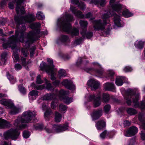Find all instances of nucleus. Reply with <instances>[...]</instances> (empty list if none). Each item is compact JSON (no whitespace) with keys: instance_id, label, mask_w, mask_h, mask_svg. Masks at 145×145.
I'll use <instances>...</instances> for the list:
<instances>
[{"instance_id":"1","label":"nucleus","mask_w":145,"mask_h":145,"mask_svg":"<svg viewBox=\"0 0 145 145\" xmlns=\"http://www.w3.org/2000/svg\"><path fill=\"white\" fill-rule=\"evenodd\" d=\"M35 17L33 14H29L25 17L16 16L14 19L17 24L18 29L15 31V35H13L9 38L7 43L3 44L4 48L11 47L12 50L16 47V43L19 42H23L24 40V31H25L26 27L24 23L32 22L35 20Z\"/></svg>"},{"instance_id":"2","label":"nucleus","mask_w":145,"mask_h":145,"mask_svg":"<svg viewBox=\"0 0 145 145\" xmlns=\"http://www.w3.org/2000/svg\"><path fill=\"white\" fill-rule=\"evenodd\" d=\"M36 113L35 111L31 112L30 110H28L24 112L22 116H18L14 123V126L16 127L17 129H11L5 132L4 133V139L8 140L11 138L13 140H16L20 133L17 129H21L26 127L27 125L22 123H28L31 121L36 115Z\"/></svg>"},{"instance_id":"3","label":"nucleus","mask_w":145,"mask_h":145,"mask_svg":"<svg viewBox=\"0 0 145 145\" xmlns=\"http://www.w3.org/2000/svg\"><path fill=\"white\" fill-rule=\"evenodd\" d=\"M73 16L71 14H65L63 17L58 19L57 26L63 31L71 34L72 36H76L79 34L78 30L75 28L71 29L70 22L73 20Z\"/></svg>"},{"instance_id":"4","label":"nucleus","mask_w":145,"mask_h":145,"mask_svg":"<svg viewBox=\"0 0 145 145\" xmlns=\"http://www.w3.org/2000/svg\"><path fill=\"white\" fill-rule=\"evenodd\" d=\"M25 31H24V40L23 44L24 48L21 50V53L23 56L26 57L29 54L28 49L31 44L36 40V34L31 32L28 33L25 37Z\"/></svg>"},{"instance_id":"5","label":"nucleus","mask_w":145,"mask_h":145,"mask_svg":"<svg viewBox=\"0 0 145 145\" xmlns=\"http://www.w3.org/2000/svg\"><path fill=\"white\" fill-rule=\"evenodd\" d=\"M69 128L68 123H65L63 125L54 124L52 128L46 127L45 129L46 132L48 133H60L66 131Z\"/></svg>"},{"instance_id":"6","label":"nucleus","mask_w":145,"mask_h":145,"mask_svg":"<svg viewBox=\"0 0 145 145\" xmlns=\"http://www.w3.org/2000/svg\"><path fill=\"white\" fill-rule=\"evenodd\" d=\"M110 16L108 14H105L102 16V18L103 20V23L102 21L100 20H95L94 22L93 27L94 30H101L103 31L105 27L104 26V24H106L108 18Z\"/></svg>"},{"instance_id":"7","label":"nucleus","mask_w":145,"mask_h":145,"mask_svg":"<svg viewBox=\"0 0 145 145\" xmlns=\"http://www.w3.org/2000/svg\"><path fill=\"white\" fill-rule=\"evenodd\" d=\"M127 96L125 98L127 105L130 106L132 105L135 106L136 105V95L135 90L129 89L127 91Z\"/></svg>"},{"instance_id":"8","label":"nucleus","mask_w":145,"mask_h":145,"mask_svg":"<svg viewBox=\"0 0 145 145\" xmlns=\"http://www.w3.org/2000/svg\"><path fill=\"white\" fill-rule=\"evenodd\" d=\"M70 10L72 11L73 13L75 14L79 18H90L92 20L95 18L94 17H92V14L90 12L86 14L85 16L82 14L80 11H77L75 7H71Z\"/></svg>"},{"instance_id":"9","label":"nucleus","mask_w":145,"mask_h":145,"mask_svg":"<svg viewBox=\"0 0 145 145\" xmlns=\"http://www.w3.org/2000/svg\"><path fill=\"white\" fill-rule=\"evenodd\" d=\"M68 94L67 91H66L63 89L61 90L59 92V96L60 99H62L64 103L69 104L72 101L71 97H69L66 96Z\"/></svg>"},{"instance_id":"10","label":"nucleus","mask_w":145,"mask_h":145,"mask_svg":"<svg viewBox=\"0 0 145 145\" xmlns=\"http://www.w3.org/2000/svg\"><path fill=\"white\" fill-rule=\"evenodd\" d=\"M116 0H110V5L112 9L114 11L120 13L123 8L125 7L121 5L118 2H115Z\"/></svg>"},{"instance_id":"11","label":"nucleus","mask_w":145,"mask_h":145,"mask_svg":"<svg viewBox=\"0 0 145 145\" xmlns=\"http://www.w3.org/2000/svg\"><path fill=\"white\" fill-rule=\"evenodd\" d=\"M89 101H93L94 107H96L99 106L101 104V97L99 93L97 95H90L89 96Z\"/></svg>"},{"instance_id":"12","label":"nucleus","mask_w":145,"mask_h":145,"mask_svg":"<svg viewBox=\"0 0 145 145\" xmlns=\"http://www.w3.org/2000/svg\"><path fill=\"white\" fill-rule=\"evenodd\" d=\"M87 84L90 86L92 90L97 89L99 86L98 82L93 79H91L88 81Z\"/></svg>"},{"instance_id":"13","label":"nucleus","mask_w":145,"mask_h":145,"mask_svg":"<svg viewBox=\"0 0 145 145\" xmlns=\"http://www.w3.org/2000/svg\"><path fill=\"white\" fill-rule=\"evenodd\" d=\"M62 84L65 88L70 90H74L75 89V86L70 80H65L62 82Z\"/></svg>"},{"instance_id":"14","label":"nucleus","mask_w":145,"mask_h":145,"mask_svg":"<svg viewBox=\"0 0 145 145\" xmlns=\"http://www.w3.org/2000/svg\"><path fill=\"white\" fill-rule=\"evenodd\" d=\"M24 1V0H17L16 1V11L18 14H19L20 9L21 13L22 14H23L25 12L24 8L23 7H22L20 8L21 4Z\"/></svg>"},{"instance_id":"15","label":"nucleus","mask_w":145,"mask_h":145,"mask_svg":"<svg viewBox=\"0 0 145 145\" xmlns=\"http://www.w3.org/2000/svg\"><path fill=\"white\" fill-rule=\"evenodd\" d=\"M102 109L94 110L91 114L93 120L98 119L102 115Z\"/></svg>"},{"instance_id":"16","label":"nucleus","mask_w":145,"mask_h":145,"mask_svg":"<svg viewBox=\"0 0 145 145\" xmlns=\"http://www.w3.org/2000/svg\"><path fill=\"white\" fill-rule=\"evenodd\" d=\"M136 132V127L132 126L129 128L126 131L125 135L126 137H131L135 135Z\"/></svg>"},{"instance_id":"17","label":"nucleus","mask_w":145,"mask_h":145,"mask_svg":"<svg viewBox=\"0 0 145 145\" xmlns=\"http://www.w3.org/2000/svg\"><path fill=\"white\" fill-rule=\"evenodd\" d=\"M104 88L105 90L115 91L116 88L113 83L107 82L104 84Z\"/></svg>"},{"instance_id":"18","label":"nucleus","mask_w":145,"mask_h":145,"mask_svg":"<svg viewBox=\"0 0 145 145\" xmlns=\"http://www.w3.org/2000/svg\"><path fill=\"white\" fill-rule=\"evenodd\" d=\"M11 125L7 121L0 118V128L1 129L5 128L10 127Z\"/></svg>"},{"instance_id":"19","label":"nucleus","mask_w":145,"mask_h":145,"mask_svg":"<svg viewBox=\"0 0 145 145\" xmlns=\"http://www.w3.org/2000/svg\"><path fill=\"white\" fill-rule=\"evenodd\" d=\"M40 23L39 22H37L33 24H31L30 26L31 28V29H34L37 30V31L36 32H35V31H30V32H32L36 34V40L37 39V34L39 33L40 32V30L38 28H39L40 27ZM29 32H30L28 33H29Z\"/></svg>"},{"instance_id":"20","label":"nucleus","mask_w":145,"mask_h":145,"mask_svg":"<svg viewBox=\"0 0 145 145\" xmlns=\"http://www.w3.org/2000/svg\"><path fill=\"white\" fill-rule=\"evenodd\" d=\"M9 107L10 108L9 112L10 114L16 115L19 113V108L15 106L13 104H12Z\"/></svg>"},{"instance_id":"21","label":"nucleus","mask_w":145,"mask_h":145,"mask_svg":"<svg viewBox=\"0 0 145 145\" xmlns=\"http://www.w3.org/2000/svg\"><path fill=\"white\" fill-rule=\"evenodd\" d=\"M106 0H91L90 3H93L95 5H99L103 7L106 3Z\"/></svg>"},{"instance_id":"22","label":"nucleus","mask_w":145,"mask_h":145,"mask_svg":"<svg viewBox=\"0 0 145 145\" xmlns=\"http://www.w3.org/2000/svg\"><path fill=\"white\" fill-rule=\"evenodd\" d=\"M38 91L33 90L30 91L29 95V100H33L35 99V97H37L38 95Z\"/></svg>"},{"instance_id":"23","label":"nucleus","mask_w":145,"mask_h":145,"mask_svg":"<svg viewBox=\"0 0 145 145\" xmlns=\"http://www.w3.org/2000/svg\"><path fill=\"white\" fill-rule=\"evenodd\" d=\"M86 30L82 31L81 32V34L84 38L86 37L88 39H90L93 36V33L92 32L86 33Z\"/></svg>"},{"instance_id":"24","label":"nucleus","mask_w":145,"mask_h":145,"mask_svg":"<svg viewBox=\"0 0 145 145\" xmlns=\"http://www.w3.org/2000/svg\"><path fill=\"white\" fill-rule=\"evenodd\" d=\"M95 126L98 130H101L106 126V123L103 120H100L96 124Z\"/></svg>"},{"instance_id":"25","label":"nucleus","mask_w":145,"mask_h":145,"mask_svg":"<svg viewBox=\"0 0 145 145\" xmlns=\"http://www.w3.org/2000/svg\"><path fill=\"white\" fill-rule=\"evenodd\" d=\"M40 67L41 70L45 71L47 73L49 72V71L51 69L49 66H48L46 63L43 62L40 64Z\"/></svg>"},{"instance_id":"26","label":"nucleus","mask_w":145,"mask_h":145,"mask_svg":"<svg viewBox=\"0 0 145 145\" xmlns=\"http://www.w3.org/2000/svg\"><path fill=\"white\" fill-rule=\"evenodd\" d=\"M58 40L62 43H65L70 42V39L68 36L62 35L60 37Z\"/></svg>"},{"instance_id":"27","label":"nucleus","mask_w":145,"mask_h":145,"mask_svg":"<svg viewBox=\"0 0 145 145\" xmlns=\"http://www.w3.org/2000/svg\"><path fill=\"white\" fill-rule=\"evenodd\" d=\"M114 18V24L118 27L121 26L120 19V17L116 14H113Z\"/></svg>"},{"instance_id":"28","label":"nucleus","mask_w":145,"mask_h":145,"mask_svg":"<svg viewBox=\"0 0 145 145\" xmlns=\"http://www.w3.org/2000/svg\"><path fill=\"white\" fill-rule=\"evenodd\" d=\"M55 95L54 94H48L44 95L42 99L43 100H49L52 99H55L56 98Z\"/></svg>"},{"instance_id":"29","label":"nucleus","mask_w":145,"mask_h":145,"mask_svg":"<svg viewBox=\"0 0 145 145\" xmlns=\"http://www.w3.org/2000/svg\"><path fill=\"white\" fill-rule=\"evenodd\" d=\"M125 78V77H117L116 80V84L117 85L119 86L122 85L123 83V81L124 80Z\"/></svg>"},{"instance_id":"30","label":"nucleus","mask_w":145,"mask_h":145,"mask_svg":"<svg viewBox=\"0 0 145 145\" xmlns=\"http://www.w3.org/2000/svg\"><path fill=\"white\" fill-rule=\"evenodd\" d=\"M7 54L6 52H4L2 54L1 56V62H0V65L5 64L7 59Z\"/></svg>"},{"instance_id":"31","label":"nucleus","mask_w":145,"mask_h":145,"mask_svg":"<svg viewBox=\"0 0 145 145\" xmlns=\"http://www.w3.org/2000/svg\"><path fill=\"white\" fill-rule=\"evenodd\" d=\"M50 72L48 73L51 74V79L52 80H55L56 78L55 76L56 75L55 72L56 71V69L55 68L51 69L49 71Z\"/></svg>"},{"instance_id":"32","label":"nucleus","mask_w":145,"mask_h":145,"mask_svg":"<svg viewBox=\"0 0 145 145\" xmlns=\"http://www.w3.org/2000/svg\"><path fill=\"white\" fill-rule=\"evenodd\" d=\"M80 25L82 29H84V30H86V29L88 25V22L87 21L80 20L79 22Z\"/></svg>"},{"instance_id":"33","label":"nucleus","mask_w":145,"mask_h":145,"mask_svg":"<svg viewBox=\"0 0 145 145\" xmlns=\"http://www.w3.org/2000/svg\"><path fill=\"white\" fill-rule=\"evenodd\" d=\"M93 64L95 65H96V66L98 67L100 69L99 70H97L96 71V72L98 74H102L103 70L101 68V66L98 63H97L94 62L93 63Z\"/></svg>"},{"instance_id":"34","label":"nucleus","mask_w":145,"mask_h":145,"mask_svg":"<svg viewBox=\"0 0 145 145\" xmlns=\"http://www.w3.org/2000/svg\"><path fill=\"white\" fill-rule=\"evenodd\" d=\"M31 86L34 89L41 90L44 88V86L43 85H36L34 83H32Z\"/></svg>"},{"instance_id":"35","label":"nucleus","mask_w":145,"mask_h":145,"mask_svg":"<svg viewBox=\"0 0 145 145\" xmlns=\"http://www.w3.org/2000/svg\"><path fill=\"white\" fill-rule=\"evenodd\" d=\"M1 104L10 107L13 103L5 99H2L0 101Z\"/></svg>"},{"instance_id":"36","label":"nucleus","mask_w":145,"mask_h":145,"mask_svg":"<svg viewBox=\"0 0 145 145\" xmlns=\"http://www.w3.org/2000/svg\"><path fill=\"white\" fill-rule=\"evenodd\" d=\"M55 120L57 122H59L61 119L62 116L61 114L57 112H56L55 113Z\"/></svg>"},{"instance_id":"37","label":"nucleus","mask_w":145,"mask_h":145,"mask_svg":"<svg viewBox=\"0 0 145 145\" xmlns=\"http://www.w3.org/2000/svg\"><path fill=\"white\" fill-rule=\"evenodd\" d=\"M46 83L47 84L46 88L48 90L51 91L54 89V87L52 86L50 83H48V81L45 78H44Z\"/></svg>"},{"instance_id":"38","label":"nucleus","mask_w":145,"mask_h":145,"mask_svg":"<svg viewBox=\"0 0 145 145\" xmlns=\"http://www.w3.org/2000/svg\"><path fill=\"white\" fill-rule=\"evenodd\" d=\"M58 75L60 78L65 77L66 76L65 71L63 69H60Z\"/></svg>"},{"instance_id":"39","label":"nucleus","mask_w":145,"mask_h":145,"mask_svg":"<svg viewBox=\"0 0 145 145\" xmlns=\"http://www.w3.org/2000/svg\"><path fill=\"white\" fill-rule=\"evenodd\" d=\"M103 99L104 102H108L110 99V95L108 94L104 93L103 95Z\"/></svg>"},{"instance_id":"40","label":"nucleus","mask_w":145,"mask_h":145,"mask_svg":"<svg viewBox=\"0 0 145 145\" xmlns=\"http://www.w3.org/2000/svg\"><path fill=\"white\" fill-rule=\"evenodd\" d=\"M18 89L20 91L22 94L24 95L26 93L25 88L22 85H20L18 87Z\"/></svg>"},{"instance_id":"41","label":"nucleus","mask_w":145,"mask_h":145,"mask_svg":"<svg viewBox=\"0 0 145 145\" xmlns=\"http://www.w3.org/2000/svg\"><path fill=\"white\" fill-rule=\"evenodd\" d=\"M67 106L63 104H61L59 106V110L61 112L67 110Z\"/></svg>"},{"instance_id":"42","label":"nucleus","mask_w":145,"mask_h":145,"mask_svg":"<svg viewBox=\"0 0 145 145\" xmlns=\"http://www.w3.org/2000/svg\"><path fill=\"white\" fill-rule=\"evenodd\" d=\"M144 45V42L141 41H140L138 42L137 46L138 48L140 49H142Z\"/></svg>"},{"instance_id":"43","label":"nucleus","mask_w":145,"mask_h":145,"mask_svg":"<svg viewBox=\"0 0 145 145\" xmlns=\"http://www.w3.org/2000/svg\"><path fill=\"white\" fill-rule=\"evenodd\" d=\"M127 113L130 115H135L136 113L135 109L132 108H129L127 110Z\"/></svg>"},{"instance_id":"44","label":"nucleus","mask_w":145,"mask_h":145,"mask_svg":"<svg viewBox=\"0 0 145 145\" xmlns=\"http://www.w3.org/2000/svg\"><path fill=\"white\" fill-rule=\"evenodd\" d=\"M37 18L39 19H43L44 18V16L43 13L40 11L37 12Z\"/></svg>"},{"instance_id":"45","label":"nucleus","mask_w":145,"mask_h":145,"mask_svg":"<svg viewBox=\"0 0 145 145\" xmlns=\"http://www.w3.org/2000/svg\"><path fill=\"white\" fill-rule=\"evenodd\" d=\"M47 61L49 65L48 66H49L50 69L54 68V65H53V61L50 58L47 59Z\"/></svg>"},{"instance_id":"46","label":"nucleus","mask_w":145,"mask_h":145,"mask_svg":"<svg viewBox=\"0 0 145 145\" xmlns=\"http://www.w3.org/2000/svg\"><path fill=\"white\" fill-rule=\"evenodd\" d=\"M8 79L10 81V82L12 84H14L16 82V79L14 78L13 76L9 74H8L7 76Z\"/></svg>"},{"instance_id":"47","label":"nucleus","mask_w":145,"mask_h":145,"mask_svg":"<svg viewBox=\"0 0 145 145\" xmlns=\"http://www.w3.org/2000/svg\"><path fill=\"white\" fill-rule=\"evenodd\" d=\"M108 135V133L105 130L100 134V136L102 139H104Z\"/></svg>"},{"instance_id":"48","label":"nucleus","mask_w":145,"mask_h":145,"mask_svg":"<svg viewBox=\"0 0 145 145\" xmlns=\"http://www.w3.org/2000/svg\"><path fill=\"white\" fill-rule=\"evenodd\" d=\"M58 101L56 99H54L52 102L51 104V106L52 109H54L56 107V104Z\"/></svg>"},{"instance_id":"49","label":"nucleus","mask_w":145,"mask_h":145,"mask_svg":"<svg viewBox=\"0 0 145 145\" xmlns=\"http://www.w3.org/2000/svg\"><path fill=\"white\" fill-rule=\"evenodd\" d=\"M122 14L125 17H129L132 15L131 13L127 10H124L122 12Z\"/></svg>"},{"instance_id":"50","label":"nucleus","mask_w":145,"mask_h":145,"mask_svg":"<svg viewBox=\"0 0 145 145\" xmlns=\"http://www.w3.org/2000/svg\"><path fill=\"white\" fill-rule=\"evenodd\" d=\"M23 135L24 138H27L29 137L30 136V134L29 131H24Z\"/></svg>"},{"instance_id":"51","label":"nucleus","mask_w":145,"mask_h":145,"mask_svg":"<svg viewBox=\"0 0 145 145\" xmlns=\"http://www.w3.org/2000/svg\"><path fill=\"white\" fill-rule=\"evenodd\" d=\"M13 56L15 58V59L18 62H19V58L18 53L16 52H15L14 51H13Z\"/></svg>"},{"instance_id":"52","label":"nucleus","mask_w":145,"mask_h":145,"mask_svg":"<svg viewBox=\"0 0 145 145\" xmlns=\"http://www.w3.org/2000/svg\"><path fill=\"white\" fill-rule=\"evenodd\" d=\"M82 39L80 38L77 39L75 40L74 42V43L75 45L80 44L82 43Z\"/></svg>"},{"instance_id":"53","label":"nucleus","mask_w":145,"mask_h":145,"mask_svg":"<svg viewBox=\"0 0 145 145\" xmlns=\"http://www.w3.org/2000/svg\"><path fill=\"white\" fill-rule=\"evenodd\" d=\"M42 125L39 123H37L34 126V128L36 130L40 129L42 128Z\"/></svg>"},{"instance_id":"54","label":"nucleus","mask_w":145,"mask_h":145,"mask_svg":"<svg viewBox=\"0 0 145 145\" xmlns=\"http://www.w3.org/2000/svg\"><path fill=\"white\" fill-rule=\"evenodd\" d=\"M52 111L50 109H48L46 110L44 113V117L46 118V117H48L51 113Z\"/></svg>"},{"instance_id":"55","label":"nucleus","mask_w":145,"mask_h":145,"mask_svg":"<svg viewBox=\"0 0 145 145\" xmlns=\"http://www.w3.org/2000/svg\"><path fill=\"white\" fill-rule=\"evenodd\" d=\"M36 82L38 84H42L43 82V81L41 79V76L40 75H38L37 77Z\"/></svg>"},{"instance_id":"56","label":"nucleus","mask_w":145,"mask_h":145,"mask_svg":"<svg viewBox=\"0 0 145 145\" xmlns=\"http://www.w3.org/2000/svg\"><path fill=\"white\" fill-rule=\"evenodd\" d=\"M35 48L34 46H33L31 47L30 49V56L32 57L33 56L34 54V52L35 50Z\"/></svg>"},{"instance_id":"57","label":"nucleus","mask_w":145,"mask_h":145,"mask_svg":"<svg viewBox=\"0 0 145 145\" xmlns=\"http://www.w3.org/2000/svg\"><path fill=\"white\" fill-rule=\"evenodd\" d=\"M132 70V68L129 66H126L123 69V71L126 72L131 71Z\"/></svg>"},{"instance_id":"58","label":"nucleus","mask_w":145,"mask_h":145,"mask_svg":"<svg viewBox=\"0 0 145 145\" xmlns=\"http://www.w3.org/2000/svg\"><path fill=\"white\" fill-rule=\"evenodd\" d=\"M110 108V106L109 105H106L104 107V111L106 113H107Z\"/></svg>"},{"instance_id":"59","label":"nucleus","mask_w":145,"mask_h":145,"mask_svg":"<svg viewBox=\"0 0 145 145\" xmlns=\"http://www.w3.org/2000/svg\"><path fill=\"white\" fill-rule=\"evenodd\" d=\"M82 58L81 57H78L77 61L76 62V65L78 67L80 66L82 63Z\"/></svg>"},{"instance_id":"60","label":"nucleus","mask_w":145,"mask_h":145,"mask_svg":"<svg viewBox=\"0 0 145 145\" xmlns=\"http://www.w3.org/2000/svg\"><path fill=\"white\" fill-rule=\"evenodd\" d=\"M15 69L17 70H19L22 68V66L19 63L16 64L15 65Z\"/></svg>"},{"instance_id":"61","label":"nucleus","mask_w":145,"mask_h":145,"mask_svg":"<svg viewBox=\"0 0 145 145\" xmlns=\"http://www.w3.org/2000/svg\"><path fill=\"white\" fill-rule=\"evenodd\" d=\"M21 60L22 62V65L25 66L27 65L26 62V59L25 58L22 57L21 58Z\"/></svg>"},{"instance_id":"62","label":"nucleus","mask_w":145,"mask_h":145,"mask_svg":"<svg viewBox=\"0 0 145 145\" xmlns=\"http://www.w3.org/2000/svg\"><path fill=\"white\" fill-rule=\"evenodd\" d=\"M135 143V138L131 139L129 143V145H134Z\"/></svg>"},{"instance_id":"63","label":"nucleus","mask_w":145,"mask_h":145,"mask_svg":"<svg viewBox=\"0 0 145 145\" xmlns=\"http://www.w3.org/2000/svg\"><path fill=\"white\" fill-rule=\"evenodd\" d=\"M140 106L142 109H144L145 108V102L144 101L141 102L140 104Z\"/></svg>"},{"instance_id":"64","label":"nucleus","mask_w":145,"mask_h":145,"mask_svg":"<svg viewBox=\"0 0 145 145\" xmlns=\"http://www.w3.org/2000/svg\"><path fill=\"white\" fill-rule=\"evenodd\" d=\"M114 74V72L112 70H109L108 71V76H112Z\"/></svg>"}]
</instances>
